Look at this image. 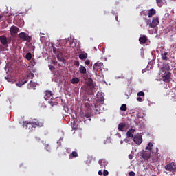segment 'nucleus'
Here are the masks:
<instances>
[{"instance_id": "1", "label": "nucleus", "mask_w": 176, "mask_h": 176, "mask_svg": "<svg viewBox=\"0 0 176 176\" xmlns=\"http://www.w3.org/2000/svg\"><path fill=\"white\" fill-rule=\"evenodd\" d=\"M43 120H37V119H34L32 120V121L30 122H25L23 123V127H26V129H28V127H29V129L31 127V126L32 127H43Z\"/></svg>"}, {"instance_id": "2", "label": "nucleus", "mask_w": 176, "mask_h": 176, "mask_svg": "<svg viewBox=\"0 0 176 176\" xmlns=\"http://www.w3.org/2000/svg\"><path fill=\"white\" fill-rule=\"evenodd\" d=\"M19 38H20V39H21L22 41H26V42H31L32 41V38L28 35L27 34V33L25 32H21L18 35Z\"/></svg>"}, {"instance_id": "3", "label": "nucleus", "mask_w": 176, "mask_h": 176, "mask_svg": "<svg viewBox=\"0 0 176 176\" xmlns=\"http://www.w3.org/2000/svg\"><path fill=\"white\" fill-rule=\"evenodd\" d=\"M133 141L136 144V145H141V144H142V135L137 133L134 135Z\"/></svg>"}, {"instance_id": "4", "label": "nucleus", "mask_w": 176, "mask_h": 176, "mask_svg": "<svg viewBox=\"0 0 176 176\" xmlns=\"http://www.w3.org/2000/svg\"><path fill=\"white\" fill-rule=\"evenodd\" d=\"M0 43L5 47H9V43H8V38L6 37V36H0Z\"/></svg>"}, {"instance_id": "5", "label": "nucleus", "mask_w": 176, "mask_h": 176, "mask_svg": "<svg viewBox=\"0 0 176 176\" xmlns=\"http://www.w3.org/2000/svg\"><path fill=\"white\" fill-rule=\"evenodd\" d=\"M27 82H28V78L25 77H21L19 79V82H16V85L18 86V87H21V86H23V85H25Z\"/></svg>"}, {"instance_id": "6", "label": "nucleus", "mask_w": 176, "mask_h": 176, "mask_svg": "<svg viewBox=\"0 0 176 176\" xmlns=\"http://www.w3.org/2000/svg\"><path fill=\"white\" fill-rule=\"evenodd\" d=\"M45 100H53L54 98L53 97V94L52 91L46 90L45 91V96H44Z\"/></svg>"}, {"instance_id": "7", "label": "nucleus", "mask_w": 176, "mask_h": 176, "mask_svg": "<svg viewBox=\"0 0 176 176\" xmlns=\"http://www.w3.org/2000/svg\"><path fill=\"white\" fill-rule=\"evenodd\" d=\"M159 25V18H153L152 23L149 24L150 28H156Z\"/></svg>"}, {"instance_id": "8", "label": "nucleus", "mask_w": 176, "mask_h": 176, "mask_svg": "<svg viewBox=\"0 0 176 176\" xmlns=\"http://www.w3.org/2000/svg\"><path fill=\"white\" fill-rule=\"evenodd\" d=\"M78 57L80 60H82V61H85L88 57L87 53H86L85 51H82L79 52Z\"/></svg>"}, {"instance_id": "9", "label": "nucleus", "mask_w": 176, "mask_h": 176, "mask_svg": "<svg viewBox=\"0 0 176 176\" xmlns=\"http://www.w3.org/2000/svg\"><path fill=\"white\" fill-rule=\"evenodd\" d=\"M19 30L20 29L17 26H14V25L11 26L10 29L11 35H16V34L19 32Z\"/></svg>"}, {"instance_id": "10", "label": "nucleus", "mask_w": 176, "mask_h": 176, "mask_svg": "<svg viewBox=\"0 0 176 176\" xmlns=\"http://www.w3.org/2000/svg\"><path fill=\"white\" fill-rule=\"evenodd\" d=\"M87 86L90 87L92 90H94L96 89V85L94 84V82L93 81V79L90 78L87 82Z\"/></svg>"}, {"instance_id": "11", "label": "nucleus", "mask_w": 176, "mask_h": 176, "mask_svg": "<svg viewBox=\"0 0 176 176\" xmlns=\"http://www.w3.org/2000/svg\"><path fill=\"white\" fill-rule=\"evenodd\" d=\"M142 157L144 159V160H149L151 159V152L144 151L142 154Z\"/></svg>"}, {"instance_id": "12", "label": "nucleus", "mask_w": 176, "mask_h": 176, "mask_svg": "<svg viewBox=\"0 0 176 176\" xmlns=\"http://www.w3.org/2000/svg\"><path fill=\"white\" fill-rule=\"evenodd\" d=\"M135 132V129H129L127 133H126V135L128 138H133V140L134 139V134H133V133Z\"/></svg>"}, {"instance_id": "13", "label": "nucleus", "mask_w": 176, "mask_h": 176, "mask_svg": "<svg viewBox=\"0 0 176 176\" xmlns=\"http://www.w3.org/2000/svg\"><path fill=\"white\" fill-rule=\"evenodd\" d=\"M147 41H148V37H146V36H143L139 38V42L140 45H144L146 43Z\"/></svg>"}, {"instance_id": "14", "label": "nucleus", "mask_w": 176, "mask_h": 176, "mask_svg": "<svg viewBox=\"0 0 176 176\" xmlns=\"http://www.w3.org/2000/svg\"><path fill=\"white\" fill-rule=\"evenodd\" d=\"M99 164L100 166H102V167L107 168V166H108V162L105 161V160H99Z\"/></svg>"}, {"instance_id": "15", "label": "nucleus", "mask_w": 176, "mask_h": 176, "mask_svg": "<svg viewBox=\"0 0 176 176\" xmlns=\"http://www.w3.org/2000/svg\"><path fill=\"white\" fill-rule=\"evenodd\" d=\"M57 58L58 61H60V63H65V59L64 58V56L63 55V54H58L57 55Z\"/></svg>"}, {"instance_id": "16", "label": "nucleus", "mask_w": 176, "mask_h": 176, "mask_svg": "<svg viewBox=\"0 0 176 176\" xmlns=\"http://www.w3.org/2000/svg\"><path fill=\"white\" fill-rule=\"evenodd\" d=\"M156 14V10L155 9H150L148 10V17H152V16H155Z\"/></svg>"}, {"instance_id": "17", "label": "nucleus", "mask_w": 176, "mask_h": 176, "mask_svg": "<svg viewBox=\"0 0 176 176\" xmlns=\"http://www.w3.org/2000/svg\"><path fill=\"white\" fill-rule=\"evenodd\" d=\"M170 76H171V73H170V72H168V73L164 76L163 81H164V82H167V80H169Z\"/></svg>"}, {"instance_id": "18", "label": "nucleus", "mask_w": 176, "mask_h": 176, "mask_svg": "<svg viewBox=\"0 0 176 176\" xmlns=\"http://www.w3.org/2000/svg\"><path fill=\"white\" fill-rule=\"evenodd\" d=\"M79 72L81 74H86V72H87L86 67H85V66H83V65H80L79 67Z\"/></svg>"}, {"instance_id": "19", "label": "nucleus", "mask_w": 176, "mask_h": 176, "mask_svg": "<svg viewBox=\"0 0 176 176\" xmlns=\"http://www.w3.org/2000/svg\"><path fill=\"white\" fill-rule=\"evenodd\" d=\"M126 127V124L124 123H120L118 124V130L119 131H123V129Z\"/></svg>"}, {"instance_id": "20", "label": "nucleus", "mask_w": 176, "mask_h": 176, "mask_svg": "<svg viewBox=\"0 0 176 176\" xmlns=\"http://www.w3.org/2000/svg\"><path fill=\"white\" fill-rule=\"evenodd\" d=\"M153 147V144L152 142H149L148 144V146L146 147V151H149V152H152V148Z\"/></svg>"}, {"instance_id": "21", "label": "nucleus", "mask_w": 176, "mask_h": 176, "mask_svg": "<svg viewBox=\"0 0 176 176\" xmlns=\"http://www.w3.org/2000/svg\"><path fill=\"white\" fill-rule=\"evenodd\" d=\"M73 157H78V153L76 151H73L69 156V159H72Z\"/></svg>"}, {"instance_id": "22", "label": "nucleus", "mask_w": 176, "mask_h": 176, "mask_svg": "<svg viewBox=\"0 0 176 176\" xmlns=\"http://www.w3.org/2000/svg\"><path fill=\"white\" fill-rule=\"evenodd\" d=\"M79 78H73L71 80V83H72L73 85H76V83H79Z\"/></svg>"}, {"instance_id": "23", "label": "nucleus", "mask_w": 176, "mask_h": 176, "mask_svg": "<svg viewBox=\"0 0 176 176\" xmlns=\"http://www.w3.org/2000/svg\"><path fill=\"white\" fill-rule=\"evenodd\" d=\"M98 69H100V65H98V63H95L94 65V70L95 71L96 74H97Z\"/></svg>"}, {"instance_id": "24", "label": "nucleus", "mask_w": 176, "mask_h": 176, "mask_svg": "<svg viewBox=\"0 0 176 176\" xmlns=\"http://www.w3.org/2000/svg\"><path fill=\"white\" fill-rule=\"evenodd\" d=\"M25 58L26 60H31V58H32V54H31V52H28L25 55Z\"/></svg>"}, {"instance_id": "25", "label": "nucleus", "mask_w": 176, "mask_h": 176, "mask_svg": "<svg viewBox=\"0 0 176 176\" xmlns=\"http://www.w3.org/2000/svg\"><path fill=\"white\" fill-rule=\"evenodd\" d=\"M165 170H166V171H171V170H173V166L171 164H167L165 166Z\"/></svg>"}, {"instance_id": "26", "label": "nucleus", "mask_w": 176, "mask_h": 176, "mask_svg": "<svg viewBox=\"0 0 176 176\" xmlns=\"http://www.w3.org/2000/svg\"><path fill=\"white\" fill-rule=\"evenodd\" d=\"M157 4L160 8H162L163 6V0H156Z\"/></svg>"}, {"instance_id": "27", "label": "nucleus", "mask_w": 176, "mask_h": 176, "mask_svg": "<svg viewBox=\"0 0 176 176\" xmlns=\"http://www.w3.org/2000/svg\"><path fill=\"white\" fill-rule=\"evenodd\" d=\"M16 25H18V27H23L24 26V21L21 20L20 22H16Z\"/></svg>"}, {"instance_id": "28", "label": "nucleus", "mask_w": 176, "mask_h": 176, "mask_svg": "<svg viewBox=\"0 0 176 176\" xmlns=\"http://www.w3.org/2000/svg\"><path fill=\"white\" fill-rule=\"evenodd\" d=\"M120 111H127V105L126 104H122L120 107Z\"/></svg>"}, {"instance_id": "29", "label": "nucleus", "mask_w": 176, "mask_h": 176, "mask_svg": "<svg viewBox=\"0 0 176 176\" xmlns=\"http://www.w3.org/2000/svg\"><path fill=\"white\" fill-rule=\"evenodd\" d=\"M100 107H101V105L95 104V109H96V112H100V111H101V109H100Z\"/></svg>"}, {"instance_id": "30", "label": "nucleus", "mask_w": 176, "mask_h": 176, "mask_svg": "<svg viewBox=\"0 0 176 176\" xmlns=\"http://www.w3.org/2000/svg\"><path fill=\"white\" fill-rule=\"evenodd\" d=\"M139 97H145V93L144 91H140L138 93Z\"/></svg>"}, {"instance_id": "31", "label": "nucleus", "mask_w": 176, "mask_h": 176, "mask_svg": "<svg viewBox=\"0 0 176 176\" xmlns=\"http://www.w3.org/2000/svg\"><path fill=\"white\" fill-rule=\"evenodd\" d=\"M98 98V101H100V102H104V101L105 100V98H104V96H100Z\"/></svg>"}, {"instance_id": "32", "label": "nucleus", "mask_w": 176, "mask_h": 176, "mask_svg": "<svg viewBox=\"0 0 176 176\" xmlns=\"http://www.w3.org/2000/svg\"><path fill=\"white\" fill-rule=\"evenodd\" d=\"M61 141H64V139L63 138H60L58 142H57V144H58V146H61Z\"/></svg>"}, {"instance_id": "33", "label": "nucleus", "mask_w": 176, "mask_h": 176, "mask_svg": "<svg viewBox=\"0 0 176 176\" xmlns=\"http://www.w3.org/2000/svg\"><path fill=\"white\" fill-rule=\"evenodd\" d=\"M85 118H91V113L87 112V113H85Z\"/></svg>"}, {"instance_id": "34", "label": "nucleus", "mask_w": 176, "mask_h": 176, "mask_svg": "<svg viewBox=\"0 0 176 176\" xmlns=\"http://www.w3.org/2000/svg\"><path fill=\"white\" fill-rule=\"evenodd\" d=\"M6 50V47H3L2 45H0V52H5Z\"/></svg>"}, {"instance_id": "35", "label": "nucleus", "mask_w": 176, "mask_h": 176, "mask_svg": "<svg viewBox=\"0 0 176 176\" xmlns=\"http://www.w3.org/2000/svg\"><path fill=\"white\" fill-rule=\"evenodd\" d=\"M72 129H76L77 126H76V124L75 123V121H74L73 122H72Z\"/></svg>"}, {"instance_id": "36", "label": "nucleus", "mask_w": 176, "mask_h": 176, "mask_svg": "<svg viewBox=\"0 0 176 176\" xmlns=\"http://www.w3.org/2000/svg\"><path fill=\"white\" fill-rule=\"evenodd\" d=\"M162 60H167V52H165L162 56Z\"/></svg>"}, {"instance_id": "37", "label": "nucleus", "mask_w": 176, "mask_h": 176, "mask_svg": "<svg viewBox=\"0 0 176 176\" xmlns=\"http://www.w3.org/2000/svg\"><path fill=\"white\" fill-rule=\"evenodd\" d=\"M137 101H138L139 102H142V101H144V99L141 98V96H139L137 98Z\"/></svg>"}, {"instance_id": "38", "label": "nucleus", "mask_w": 176, "mask_h": 176, "mask_svg": "<svg viewBox=\"0 0 176 176\" xmlns=\"http://www.w3.org/2000/svg\"><path fill=\"white\" fill-rule=\"evenodd\" d=\"M49 68L50 69V71H53L54 69H56V68L54 67V66L52 65H49Z\"/></svg>"}, {"instance_id": "39", "label": "nucleus", "mask_w": 176, "mask_h": 176, "mask_svg": "<svg viewBox=\"0 0 176 176\" xmlns=\"http://www.w3.org/2000/svg\"><path fill=\"white\" fill-rule=\"evenodd\" d=\"M74 65L76 67H79V65H80L79 61L78 60H74Z\"/></svg>"}, {"instance_id": "40", "label": "nucleus", "mask_w": 176, "mask_h": 176, "mask_svg": "<svg viewBox=\"0 0 176 176\" xmlns=\"http://www.w3.org/2000/svg\"><path fill=\"white\" fill-rule=\"evenodd\" d=\"M108 174H109V173L108 172V170H103V175H104V176H107V175H108Z\"/></svg>"}, {"instance_id": "41", "label": "nucleus", "mask_w": 176, "mask_h": 176, "mask_svg": "<svg viewBox=\"0 0 176 176\" xmlns=\"http://www.w3.org/2000/svg\"><path fill=\"white\" fill-rule=\"evenodd\" d=\"M129 176H135V173L131 171L129 173Z\"/></svg>"}, {"instance_id": "42", "label": "nucleus", "mask_w": 176, "mask_h": 176, "mask_svg": "<svg viewBox=\"0 0 176 176\" xmlns=\"http://www.w3.org/2000/svg\"><path fill=\"white\" fill-rule=\"evenodd\" d=\"M85 64H86V65H90V60H86L85 61Z\"/></svg>"}, {"instance_id": "43", "label": "nucleus", "mask_w": 176, "mask_h": 176, "mask_svg": "<svg viewBox=\"0 0 176 176\" xmlns=\"http://www.w3.org/2000/svg\"><path fill=\"white\" fill-rule=\"evenodd\" d=\"M32 81H30V82L28 84V86L30 87H32Z\"/></svg>"}, {"instance_id": "44", "label": "nucleus", "mask_w": 176, "mask_h": 176, "mask_svg": "<svg viewBox=\"0 0 176 176\" xmlns=\"http://www.w3.org/2000/svg\"><path fill=\"white\" fill-rule=\"evenodd\" d=\"M45 148L47 149V151H49V149H50V147L49 146V145H46Z\"/></svg>"}, {"instance_id": "45", "label": "nucleus", "mask_w": 176, "mask_h": 176, "mask_svg": "<svg viewBox=\"0 0 176 176\" xmlns=\"http://www.w3.org/2000/svg\"><path fill=\"white\" fill-rule=\"evenodd\" d=\"M53 64H54V65H56V64H57V60H54V61H53Z\"/></svg>"}, {"instance_id": "46", "label": "nucleus", "mask_w": 176, "mask_h": 176, "mask_svg": "<svg viewBox=\"0 0 176 176\" xmlns=\"http://www.w3.org/2000/svg\"><path fill=\"white\" fill-rule=\"evenodd\" d=\"M98 174H99L100 175H101L102 174V171L99 170V171H98Z\"/></svg>"}, {"instance_id": "47", "label": "nucleus", "mask_w": 176, "mask_h": 176, "mask_svg": "<svg viewBox=\"0 0 176 176\" xmlns=\"http://www.w3.org/2000/svg\"><path fill=\"white\" fill-rule=\"evenodd\" d=\"M53 52H54V53H56V48L53 49Z\"/></svg>"}, {"instance_id": "48", "label": "nucleus", "mask_w": 176, "mask_h": 176, "mask_svg": "<svg viewBox=\"0 0 176 176\" xmlns=\"http://www.w3.org/2000/svg\"><path fill=\"white\" fill-rule=\"evenodd\" d=\"M125 96H126V98H128V99L129 98V95L125 94Z\"/></svg>"}, {"instance_id": "49", "label": "nucleus", "mask_w": 176, "mask_h": 176, "mask_svg": "<svg viewBox=\"0 0 176 176\" xmlns=\"http://www.w3.org/2000/svg\"><path fill=\"white\" fill-rule=\"evenodd\" d=\"M40 34H41V35H45V33L41 32Z\"/></svg>"}, {"instance_id": "50", "label": "nucleus", "mask_w": 176, "mask_h": 176, "mask_svg": "<svg viewBox=\"0 0 176 176\" xmlns=\"http://www.w3.org/2000/svg\"><path fill=\"white\" fill-rule=\"evenodd\" d=\"M116 19L118 21V16L116 17Z\"/></svg>"}, {"instance_id": "51", "label": "nucleus", "mask_w": 176, "mask_h": 176, "mask_svg": "<svg viewBox=\"0 0 176 176\" xmlns=\"http://www.w3.org/2000/svg\"><path fill=\"white\" fill-rule=\"evenodd\" d=\"M0 19H2V16L0 15Z\"/></svg>"}, {"instance_id": "52", "label": "nucleus", "mask_w": 176, "mask_h": 176, "mask_svg": "<svg viewBox=\"0 0 176 176\" xmlns=\"http://www.w3.org/2000/svg\"><path fill=\"white\" fill-rule=\"evenodd\" d=\"M85 122H86V118H84Z\"/></svg>"}, {"instance_id": "53", "label": "nucleus", "mask_w": 176, "mask_h": 176, "mask_svg": "<svg viewBox=\"0 0 176 176\" xmlns=\"http://www.w3.org/2000/svg\"><path fill=\"white\" fill-rule=\"evenodd\" d=\"M89 120H91V118H89Z\"/></svg>"}, {"instance_id": "54", "label": "nucleus", "mask_w": 176, "mask_h": 176, "mask_svg": "<svg viewBox=\"0 0 176 176\" xmlns=\"http://www.w3.org/2000/svg\"><path fill=\"white\" fill-rule=\"evenodd\" d=\"M95 50H97V49H96V48H95Z\"/></svg>"}, {"instance_id": "55", "label": "nucleus", "mask_w": 176, "mask_h": 176, "mask_svg": "<svg viewBox=\"0 0 176 176\" xmlns=\"http://www.w3.org/2000/svg\"><path fill=\"white\" fill-rule=\"evenodd\" d=\"M129 159H131V157H129Z\"/></svg>"}]
</instances>
